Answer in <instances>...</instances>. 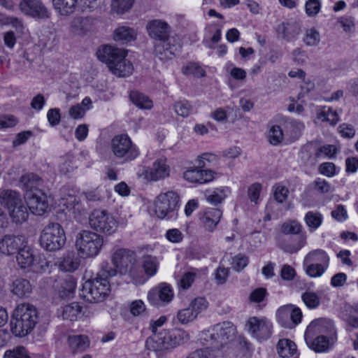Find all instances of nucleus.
Returning <instances> with one entry per match:
<instances>
[{
  "label": "nucleus",
  "instance_id": "obj_1",
  "mask_svg": "<svg viewBox=\"0 0 358 358\" xmlns=\"http://www.w3.org/2000/svg\"><path fill=\"white\" fill-rule=\"evenodd\" d=\"M189 340V335L184 330L163 329L146 339L145 348L158 357H164Z\"/></svg>",
  "mask_w": 358,
  "mask_h": 358
},
{
  "label": "nucleus",
  "instance_id": "obj_2",
  "mask_svg": "<svg viewBox=\"0 0 358 358\" xmlns=\"http://www.w3.org/2000/svg\"><path fill=\"white\" fill-rule=\"evenodd\" d=\"M116 274V270L112 268L110 263L103 262L97 276L83 284L80 296L90 303L103 301L110 291L108 278Z\"/></svg>",
  "mask_w": 358,
  "mask_h": 358
},
{
  "label": "nucleus",
  "instance_id": "obj_3",
  "mask_svg": "<svg viewBox=\"0 0 358 358\" xmlns=\"http://www.w3.org/2000/svg\"><path fill=\"white\" fill-rule=\"evenodd\" d=\"M96 55L100 61L107 64L113 74L126 77L132 73L133 65L125 58L127 52L124 49L106 45L99 48Z\"/></svg>",
  "mask_w": 358,
  "mask_h": 358
},
{
  "label": "nucleus",
  "instance_id": "obj_4",
  "mask_svg": "<svg viewBox=\"0 0 358 358\" xmlns=\"http://www.w3.org/2000/svg\"><path fill=\"white\" fill-rule=\"evenodd\" d=\"M150 37L158 41L155 45V52L161 60L171 59L178 51V47L171 44L169 38L170 27L168 24L160 20H153L146 26Z\"/></svg>",
  "mask_w": 358,
  "mask_h": 358
},
{
  "label": "nucleus",
  "instance_id": "obj_5",
  "mask_svg": "<svg viewBox=\"0 0 358 358\" xmlns=\"http://www.w3.org/2000/svg\"><path fill=\"white\" fill-rule=\"evenodd\" d=\"M38 322L36 307L28 303L17 305L10 319V329L15 336H25L34 329Z\"/></svg>",
  "mask_w": 358,
  "mask_h": 358
},
{
  "label": "nucleus",
  "instance_id": "obj_6",
  "mask_svg": "<svg viewBox=\"0 0 358 358\" xmlns=\"http://www.w3.org/2000/svg\"><path fill=\"white\" fill-rule=\"evenodd\" d=\"M0 204L7 210L15 223L21 224L27 221L29 208L17 192L10 189H1Z\"/></svg>",
  "mask_w": 358,
  "mask_h": 358
},
{
  "label": "nucleus",
  "instance_id": "obj_7",
  "mask_svg": "<svg viewBox=\"0 0 358 358\" xmlns=\"http://www.w3.org/2000/svg\"><path fill=\"white\" fill-rule=\"evenodd\" d=\"M103 245V238L93 231L83 230L76 238V246L82 257H93L101 251Z\"/></svg>",
  "mask_w": 358,
  "mask_h": 358
},
{
  "label": "nucleus",
  "instance_id": "obj_8",
  "mask_svg": "<svg viewBox=\"0 0 358 358\" xmlns=\"http://www.w3.org/2000/svg\"><path fill=\"white\" fill-rule=\"evenodd\" d=\"M180 197L173 191L160 194L155 201V212L159 219L175 220L178 217Z\"/></svg>",
  "mask_w": 358,
  "mask_h": 358
},
{
  "label": "nucleus",
  "instance_id": "obj_9",
  "mask_svg": "<svg viewBox=\"0 0 358 358\" xmlns=\"http://www.w3.org/2000/svg\"><path fill=\"white\" fill-rule=\"evenodd\" d=\"M66 243L64 229L58 223H50L40 236V245L45 250L55 252L62 249Z\"/></svg>",
  "mask_w": 358,
  "mask_h": 358
},
{
  "label": "nucleus",
  "instance_id": "obj_10",
  "mask_svg": "<svg viewBox=\"0 0 358 358\" xmlns=\"http://www.w3.org/2000/svg\"><path fill=\"white\" fill-rule=\"evenodd\" d=\"M110 150L113 155L123 162L132 161L139 155L137 147L127 134L115 136L110 142Z\"/></svg>",
  "mask_w": 358,
  "mask_h": 358
},
{
  "label": "nucleus",
  "instance_id": "obj_11",
  "mask_svg": "<svg viewBox=\"0 0 358 358\" xmlns=\"http://www.w3.org/2000/svg\"><path fill=\"white\" fill-rule=\"evenodd\" d=\"M210 332V338L215 348L220 350L235 339L236 335V327L230 322H223L213 326Z\"/></svg>",
  "mask_w": 358,
  "mask_h": 358
},
{
  "label": "nucleus",
  "instance_id": "obj_12",
  "mask_svg": "<svg viewBox=\"0 0 358 358\" xmlns=\"http://www.w3.org/2000/svg\"><path fill=\"white\" fill-rule=\"evenodd\" d=\"M89 222L95 231L108 235L113 234L117 227L113 216L106 210H94L90 215Z\"/></svg>",
  "mask_w": 358,
  "mask_h": 358
},
{
  "label": "nucleus",
  "instance_id": "obj_13",
  "mask_svg": "<svg viewBox=\"0 0 358 358\" xmlns=\"http://www.w3.org/2000/svg\"><path fill=\"white\" fill-rule=\"evenodd\" d=\"M173 296L170 285L163 282L148 292V299L152 305L159 307L170 303Z\"/></svg>",
  "mask_w": 358,
  "mask_h": 358
},
{
  "label": "nucleus",
  "instance_id": "obj_14",
  "mask_svg": "<svg viewBox=\"0 0 358 358\" xmlns=\"http://www.w3.org/2000/svg\"><path fill=\"white\" fill-rule=\"evenodd\" d=\"M247 324L252 336L257 340H266L271 335L272 324L265 317H250Z\"/></svg>",
  "mask_w": 358,
  "mask_h": 358
},
{
  "label": "nucleus",
  "instance_id": "obj_15",
  "mask_svg": "<svg viewBox=\"0 0 358 358\" xmlns=\"http://www.w3.org/2000/svg\"><path fill=\"white\" fill-rule=\"evenodd\" d=\"M135 262L134 252L126 249H117L112 255V268L120 269L122 274H125Z\"/></svg>",
  "mask_w": 358,
  "mask_h": 358
},
{
  "label": "nucleus",
  "instance_id": "obj_16",
  "mask_svg": "<svg viewBox=\"0 0 358 358\" xmlns=\"http://www.w3.org/2000/svg\"><path fill=\"white\" fill-rule=\"evenodd\" d=\"M24 14L38 19L49 18V12L41 0H21L19 5Z\"/></svg>",
  "mask_w": 358,
  "mask_h": 358
},
{
  "label": "nucleus",
  "instance_id": "obj_17",
  "mask_svg": "<svg viewBox=\"0 0 358 358\" xmlns=\"http://www.w3.org/2000/svg\"><path fill=\"white\" fill-rule=\"evenodd\" d=\"M27 205L29 210L36 215H42L47 210L49 203L47 195L41 189H36L28 196Z\"/></svg>",
  "mask_w": 358,
  "mask_h": 358
},
{
  "label": "nucleus",
  "instance_id": "obj_18",
  "mask_svg": "<svg viewBox=\"0 0 358 358\" xmlns=\"http://www.w3.org/2000/svg\"><path fill=\"white\" fill-rule=\"evenodd\" d=\"M26 238L24 236L5 235L0 239V252L6 255L15 254L23 245Z\"/></svg>",
  "mask_w": 358,
  "mask_h": 358
},
{
  "label": "nucleus",
  "instance_id": "obj_19",
  "mask_svg": "<svg viewBox=\"0 0 358 358\" xmlns=\"http://www.w3.org/2000/svg\"><path fill=\"white\" fill-rule=\"evenodd\" d=\"M169 166L166 163L165 159H157L152 167L147 168L144 171L145 178L148 180L157 181L169 176Z\"/></svg>",
  "mask_w": 358,
  "mask_h": 358
},
{
  "label": "nucleus",
  "instance_id": "obj_20",
  "mask_svg": "<svg viewBox=\"0 0 358 358\" xmlns=\"http://www.w3.org/2000/svg\"><path fill=\"white\" fill-rule=\"evenodd\" d=\"M276 31L282 39L292 41L295 40L301 34V24L298 21L282 22L278 25Z\"/></svg>",
  "mask_w": 358,
  "mask_h": 358
},
{
  "label": "nucleus",
  "instance_id": "obj_21",
  "mask_svg": "<svg viewBox=\"0 0 358 358\" xmlns=\"http://www.w3.org/2000/svg\"><path fill=\"white\" fill-rule=\"evenodd\" d=\"M316 334L314 331H310L308 333V328L306 329L304 338L308 346L316 352H323L328 350L329 342L325 336L321 335L313 338Z\"/></svg>",
  "mask_w": 358,
  "mask_h": 358
},
{
  "label": "nucleus",
  "instance_id": "obj_22",
  "mask_svg": "<svg viewBox=\"0 0 358 358\" xmlns=\"http://www.w3.org/2000/svg\"><path fill=\"white\" fill-rule=\"evenodd\" d=\"M183 177L187 181L190 182L203 184L212 181L214 178V173L210 170L193 168L185 171Z\"/></svg>",
  "mask_w": 358,
  "mask_h": 358
},
{
  "label": "nucleus",
  "instance_id": "obj_23",
  "mask_svg": "<svg viewBox=\"0 0 358 358\" xmlns=\"http://www.w3.org/2000/svg\"><path fill=\"white\" fill-rule=\"evenodd\" d=\"M222 215L218 208H210L204 212L200 217L201 227L209 232H213L219 223Z\"/></svg>",
  "mask_w": 358,
  "mask_h": 358
},
{
  "label": "nucleus",
  "instance_id": "obj_24",
  "mask_svg": "<svg viewBox=\"0 0 358 358\" xmlns=\"http://www.w3.org/2000/svg\"><path fill=\"white\" fill-rule=\"evenodd\" d=\"M86 307L81 306L78 302L67 304L60 309V313L64 320L76 321L85 314Z\"/></svg>",
  "mask_w": 358,
  "mask_h": 358
},
{
  "label": "nucleus",
  "instance_id": "obj_25",
  "mask_svg": "<svg viewBox=\"0 0 358 358\" xmlns=\"http://www.w3.org/2000/svg\"><path fill=\"white\" fill-rule=\"evenodd\" d=\"M308 333L310 331H314L315 333L318 334H334V326L333 322L329 319H319L312 322L308 326Z\"/></svg>",
  "mask_w": 358,
  "mask_h": 358
},
{
  "label": "nucleus",
  "instance_id": "obj_26",
  "mask_svg": "<svg viewBox=\"0 0 358 358\" xmlns=\"http://www.w3.org/2000/svg\"><path fill=\"white\" fill-rule=\"evenodd\" d=\"M52 3L60 15L69 16L75 12L78 0H52Z\"/></svg>",
  "mask_w": 358,
  "mask_h": 358
},
{
  "label": "nucleus",
  "instance_id": "obj_27",
  "mask_svg": "<svg viewBox=\"0 0 358 358\" xmlns=\"http://www.w3.org/2000/svg\"><path fill=\"white\" fill-rule=\"evenodd\" d=\"M341 315L349 325L358 328V304L355 306L345 304L342 307Z\"/></svg>",
  "mask_w": 358,
  "mask_h": 358
},
{
  "label": "nucleus",
  "instance_id": "obj_28",
  "mask_svg": "<svg viewBox=\"0 0 358 358\" xmlns=\"http://www.w3.org/2000/svg\"><path fill=\"white\" fill-rule=\"evenodd\" d=\"M20 248L17 252L16 259L20 267L25 268L32 265L34 257L30 247L27 245V241H25V245Z\"/></svg>",
  "mask_w": 358,
  "mask_h": 358
},
{
  "label": "nucleus",
  "instance_id": "obj_29",
  "mask_svg": "<svg viewBox=\"0 0 358 358\" xmlns=\"http://www.w3.org/2000/svg\"><path fill=\"white\" fill-rule=\"evenodd\" d=\"M229 192L228 187H220L213 190H206L204 193L206 199L212 205H217L227 197Z\"/></svg>",
  "mask_w": 358,
  "mask_h": 358
},
{
  "label": "nucleus",
  "instance_id": "obj_30",
  "mask_svg": "<svg viewBox=\"0 0 358 358\" xmlns=\"http://www.w3.org/2000/svg\"><path fill=\"white\" fill-rule=\"evenodd\" d=\"M277 350L282 358H288L297 352L296 344L289 339H280L277 345Z\"/></svg>",
  "mask_w": 358,
  "mask_h": 358
},
{
  "label": "nucleus",
  "instance_id": "obj_31",
  "mask_svg": "<svg viewBox=\"0 0 358 358\" xmlns=\"http://www.w3.org/2000/svg\"><path fill=\"white\" fill-rule=\"evenodd\" d=\"M329 261V257L324 250H315L306 255L303 259V265L309 263H317L322 264L323 266H328Z\"/></svg>",
  "mask_w": 358,
  "mask_h": 358
},
{
  "label": "nucleus",
  "instance_id": "obj_32",
  "mask_svg": "<svg viewBox=\"0 0 358 358\" xmlns=\"http://www.w3.org/2000/svg\"><path fill=\"white\" fill-rule=\"evenodd\" d=\"M91 20L88 17H77L73 18L70 24L71 31L77 35H83L90 28Z\"/></svg>",
  "mask_w": 358,
  "mask_h": 358
},
{
  "label": "nucleus",
  "instance_id": "obj_33",
  "mask_svg": "<svg viewBox=\"0 0 358 358\" xmlns=\"http://www.w3.org/2000/svg\"><path fill=\"white\" fill-rule=\"evenodd\" d=\"M42 182V179L33 173L23 175L20 180V186L27 191L33 192Z\"/></svg>",
  "mask_w": 358,
  "mask_h": 358
},
{
  "label": "nucleus",
  "instance_id": "obj_34",
  "mask_svg": "<svg viewBox=\"0 0 358 358\" xmlns=\"http://www.w3.org/2000/svg\"><path fill=\"white\" fill-rule=\"evenodd\" d=\"M31 291L32 287L28 280L18 278L13 282L12 292L18 297L27 296Z\"/></svg>",
  "mask_w": 358,
  "mask_h": 358
},
{
  "label": "nucleus",
  "instance_id": "obj_35",
  "mask_svg": "<svg viewBox=\"0 0 358 358\" xmlns=\"http://www.w3.org/2000/svg\"><path fill=\"white\" fill-rule=\"evenodd\" d=\"M76 282L72 276H67L60 283L59 294L61 298L71 297L76 289Z\"/></svg>",
  "mask_w": 358,
  "mask_h": 358
},
{
  "label": "nucleus",
  "instance_id": "obj_36",
  "mask_svg": "<svg viewBox=\"0 0 358 358\" xmlns=\"http://www.w3.org/2000/svg\"><path fill=\"white\" fill-rule=\"evenodd\" d=\"M136 36V33L133 29L122 26L115 30L113 38L116 41L124 43L134 41Z\"/></svg>",
  "mask_w": 358,
  "mask_h": 358
},
{
  "label": "nucleus",
  "instance_id": "obj_37",
  "mask_svg": "<svg viewBox=\"0 0 358 358\" xmlns=\"http://www.w3.org/2000/svg\"><path fill=\"white\" fill-rule=\"evenodd\" d=\"M187 358H221V355L220 350L215 347H207L192 352Z\"/></svg>",
  "mask_w": 358,
  "mask_h": 358
},
{
  "label": "nucleus",
  "instance_id": "obj_38",
  "mask_svg": "<svg viewBox=\"0 0 358 358\" xmlns=\"http://www.w3.org/2000/svg\"><path fill=\"white\" fill-rule=\"evenodd\" d=\"M68 343L73 351H84L89 346V341L87 336L83 335L69 336Z\"/></svg>",
  "mask_w": 358,
  "mask_h": 358
},
{
  "label": "nucleus",
  "instance_id": "obj_39",
  "mask_svg": "<svg viewBox=\"0 0 358 358\" xmlns=\"http://www.w3.org/2000/svg\"><path fill=\"white\" fill-rule=\"evenodd\" d=\"M129 98L131 102L139 108L150 109L152 107V101L149 97L137 91L131 92Z\"/></svg>",
  "mask_w": 358,
  "mask_h": 358
},
{
  "label": "nucleus",
  "instance_id": "obj_40",
  "mask_svg": "<svg viewBox=\"0 0 358 358\" xmlns=\"http://www.w3.org/2000/svg\"><path fill=\"white\" fill-rule=\"evenodd\" d=\"M322 220V214L317 211H308L304 217V221L310 231L317 229L321 226Z\"/></svg>",
  "mask_w": 358,
  "mask_h": 358
},
{
  "label": "nucleus",
  "instance_id": "obj_41",
  "mask_svg": "<svg viewBox=\"0 0 358 358\" xmlns=\"http://www.w3.org/2000/svg\"><path fill=\"white\" fill-rule=\"evenodd\" d=\"M159 266V262L157 257L146 255L143 258V268L145 273V274L152 277L157 273V269Z\"/></svg>",
  "mask_w": 358,
  "mask_h": 358
},
{
  "label": "nucleus",
  "instance_id": "obj_42",
  "mask_svg": "<svg viewBox=\"0 0 358 358\" xmlns=\"http://www.w3.org/2000/svg\"><path fill=\"white\" fill-rule=\"evenodd\" d=\"M79 265V262L77 258H75L73 255L67 254L64 257L63 259L59 263L60 270L65 272H72L75 271Z\"/></svg>",
  "mask_w": 358,
  "mask_h": 358
},
{
  "label": "nucleus",
  "instance_id": "obj_43",
  "mask_svg": "<svg viewBox=\"0 0 358 358\" xmlns=\"http://www.w3.org/2000/svg\"><path fill=\"white\" fill-rule=\"evenodd\" d=\"M291 304L280 307L277 311V317L282 327L287 329H292V322L289 320Z\"/></svg>",
  "mask_w": 358,
  "mask_h": 358
},
{
  "label": "nucleus",
  "instance_id": "obj_44",
  "mask_svg": "<svg viewBox=\"0 0 358 358\" xmlns=\"http://www.w3.org/2000/svg\"><path fill=\"white\" fill-rule=\"evenodd\" d=\"M301 299L310 309H315L320 304V299L314 292L306 291L303 292L301 295Z\"/></svg>",
  "mask_w": 358,
  "mask_h": 358
},
{
  "label": "nucleus",
  "instance_id": "obj_45",
  "mask_svg": "<svg viewBox=\"0 0 358 358\" xmlns=\"http://www.w3.org/2000/svg\"><path fill=\"white\" fill-rule=\"evenodd\" d=\"M302 226L296 220H289L283 222L281 225V232L283 234H298L301 231Z\"/></svg>",
  "mask_w": 358,
  "mask_h": 358
},
{
  "label": "nucleus",
  "instance_id": "obj_46",
  "mask_svg": "<svg viewBox=\"0 0 358 358\" xmlns=\"http://www.w3.org/2000/svg\"><path fill=\"white\" fill-rule=\"evenodd\" d=\"M317 118L322 122H329L331 124H336L339 120L337 112L331 108L326 107L318 113Z\"/></svg>",
  "mask_w": 358,
  "mask_h": 358
},
{
  "label": "nucleus",
  "instance_id": "obj_47",
  "mask_svg": "<svg viewBox=\"0 0 358 358\" xmlns=\"http://www.w3.org/2000/svg\"><path fill=\"white\" fill-rule=\"evenodd\" d=\"M248 257L244 254L239 253L231 257V266L234 271L240 272L248 266Z\"/></svg>",
  "mask_w": 358,
  "mask_h": 358
},
{
  "label": "nucleus",
  "instance_id": "obj_48",
  "mask_svg": "<svg viewBox=\"0 0 358 358\" xmlns=\"http://www.w3.org/2000/svg\"><path fill=\"white\" fill-rule=\"evenodd\" d=\"M306 273L311 278H317L321 276L325 271L327 266L322 265V264L309 263L303 265Z\"/></svg>",
  "mask_w": 358,
  "mask_h": 358
},
{
  "label": "nucleus",
  "instance_id": "obj_49",
  "mask_svg": "<svg viewBox=\"0 0 358 358\" xmlns=\"http://www.w3.org/2000/svg\"><path fill=\"white\" fill-rule=\"evenodd\" d=\"M303 42L308 46H316L320 42V32L315 28H310L306 31Z\"/></svg>",
  "mask_w": 358,
  "mask_h": 358
},
{
  "label": "nucleus",
  "instance_id": "obj_50",
  "mask_svg": "<svg viewBox=\"0 0 358 358\" xmlns=\"http://www.w3.org/2000/svg\"><path fill=\"white\" fill-rule=\"evenodd\" d=\"M134 0H113L112 9L117 13L122 14L129 10Z\"/></svg>",
  "mask_w": 358,
  "mask_h": 358
},
{
  "label": "nucleus",
  "instance_id": "obj_51",
  "mask_svg": "<svg viewBox=\"0 0 358 358\" xmlns=\"http://www.w3.org/2000/svg\"><path fill=\"white\" fill-rule=\"evenodd\" d=\"M173 107L176 113L183 117H188L192 109L190 103L186 100L176 102Z\"/></svg>",
  "mask_w": 358,
  "mask_h": 358
},
{
  "label": "nucleus",
  "instance_id": "obj_52",
  "mask_svg": "<svg viewBox=\"0 0 358 358\" xmlns=\"http://www.w3.org/2000/svg\"><path fill=\"white\" fill-rule=\"evenodd\" d=\"M197 317L196 313L189 306L187 308L182 309L178 313L177 317L179 322L182 324H187L193 321Z\"/></svg>",
  "mask_w": 358,
  "mask_h": 358
},
{
  "label": "nucleus",
  "instance_id": "obj_53",
  "mask_svg": "<svg viewBox=\"0 0 358 358\" xmlns=\"http://www.w3.org/2000/svg\"><path fill=\"white\" fill-rule=\"evenodd\" d=\"M269 142L273 145H278L283 138V133L280 126H273L268 134Z\"/></svg>",
  "mask_w": 358,
  "mask_h": 358
},
{
  "label": "nucleus",
  "instance_id": "obj_54",
  "mask_svg": "<svg viewBox=\"0 0 358 358\" xmlns=\"http://www.w3.org/2000/svg\"><path fill=\"white\" fill-rule=\"evenodd\" d=\"M321 3L319 0H308L305 5L306 13L309 17H314L320 10Z\"/></svg>",
  "mask_w": 358,
  "mask_h": 358
},
{
  "label": "nucleus",
  "instance_id": "obj_55",
  "mask_svg": "<svg viewBox=\"0 0 358 358\" xmlns=\"http://www.w3.org/2000/svg\"><path fill=\"white\" fill-rule=\"evenodd\" d=\"M337 23L345 32L354 31L355 23V18L351 16H343L338 19Z\"/></svg>",
  "mask_w": 358,
  "mask_h": 358
},
{
  "label": "nucleus",
  "instance_id": "obj_56",
  "mask_svg": "<svg viewBox=\"0 0 358 358\" xmlns=\"http://www.w3.org/2000/svg\"><path fill=\"white\" fill-rule=\"evenodd\" d=\"M3 358H29L24 347H17L13 350H6Z\"/></svg>",
  "mask_w": 358,
  "mask_h": 358
},
{
  "label": "nucleus",
  "instance_id": "obj_57",
  "mask_svg": "<svg viewBox=\"0 0 358 358\" xmlns=\"http://www.w3.org/2000/svg\"><path fill=\"white\" fill-rule=\"evenodd\" d=\"M183 73L189 75L192 74L197 77H203L206 76L205 71L196 63H189L183 69Z\"/></svg>",
  "mask_w": 358,
  "mask_h": 358
},
{
  "label": "nucleus",
  "instance_id": "obj_58",
  "mask_svg": "<svg viewBox=\"0 0 358 358\" xmlns=\"http://www.w3.org/2000/svg\"><path fill=\"white\" fill-rule=\"evenodd\" d=\"M287 128L289 129L294 138H298L304 129V125L301 122L290 120L287 122Z\"/></svg>",
  "mask_w": 358,
  "mask_h": 358
},
{
  "label": "nucleus",
  "instance_id": "obj_59",
  "mask_svg": "<svg viewBox=\"0 0 358 358\" xmlns=\"http://www.w3.org/2000/svg\"><path fill=\"white\" fill-rule=\"evenodd\" d=\"M306 245V238H301L299 241L296 244H285L281 246V249L287 253H296L301 248H302Z\"/></svg>",
  "mask_w": 358,
  "mask_h": 358
},
{
  "label": "nucleus",
  "instance_id": "obj_60",
  "mask_svg": "<svg viewBox=\"0 0 358 358\" xmlns=\"http://www.w3.org/2000/svg\"><path fill=\"white\" fill-rule=\"evenodd\" d=\"M3 23L5 24L11 25L15 28L17 31H22L24 29L23 22L21 19L14 16H6L1 19Z\"/></svg>",
  "mask_w": 358,
  "mask_h": 358
},
{
  "label": "nucleus",
  "instance_id": "obj_61",
  "mask_svg": "<svg viewBox=\"0 0 358 358\" xmlns=\"http://www.w3.org/2000/svg\"><path fill=\"white\" fill-rule=\"evenodd\" d=\"M319 171L327 177H332L336 174V166L332 162H324L320 165Z\"/></svg>",
  "mask_w": 358,
  "mask_h": 358
},
{
  "label": "nucleus",
  "instance_id": "obj_62",
  "mask_svg": "<svg viewBox=\"0 0 358 358\" xmlns=\"http://www.w3.org/2000/svg\"><path fill=\"white\" fill-rule=\"evenodd\" d=\"M207 306L208 302L202 297L196 298L189 305V307L194 310V312L195 313H196V315H198L200 312L205 310Z\"/></svg>",
  "mask_w": 358,
  "mask_h": 358
},
{
  "label": "nucleus",
  "instance_id": "obj_63",
  "mask_svg": "<svg viewBox=\"0 0 358 358\" xmlns=\"http://www.w3.org/2000/svg\"><path fill=\"white\" fill-rule=\"evenodd\" d=\"M262 190L261 184L256 182L250 185L248 190V197L251 201L257 203Z\"/></svg>",
  "mask_w": 358,
  "mask_h": 358
},
{
  "label": "nucleus",
  "instance_id": "obj_64",
  "mask_svg": "<svg viewBox=\"0 0 358 358\" xmlns=\"http://www.w3.org/2000/svg\"><path fill=\"white\" fill-rule=\"evenodd\" d=\"M145 306L141 300H136L130 305V312L134 316H138L145 311Z\"/></svg>",
  "mask_w": 358,
  "mask_h": 358
}]
</instances>
